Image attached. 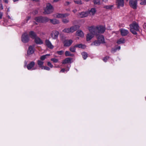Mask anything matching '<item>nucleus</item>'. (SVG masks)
I'll return each mask as SVG.
<instances>
[{"label":"nucleus","mask_w":146,"mask_h":146,"mask_svg":"<svg viewBox=\"0 0 146 146\" xmlns=\"http://www.w3.org/2000/svg\"><path fill=\"white\" fill-rule=\"evenodd\" d=\"M62 32L64 33H69L71 32L70 28H65L64 29L62 30Z\"/></svg>","instance_id":"nucleus-31"},{"label":"nucleus","mask_w":146,"mask_h":146,"mask_svg":"<svg viewBox=\"0 0 146 146\" xmlns=\"http://www.w3.org/2000/svg\"><path fill=\"white\" fill-rule=\"evenodd\" d=\"M7 11L8 12L9 11H9V8H8Z\"/></svg>","instance_id":"nucleus-62"},{"label":"nucleus","mask_w":146,"mask_h":146,"mask_svg":"<svg viewBox=\"0 0 146 146\" xmlns=\"http://www.w3.org/2000/svg\"><path fill=\"white\" fill-rule=\"evenodd\" d=\"M97 38L98 40L101 43H105L104 41V36L103 35H99L97 36Z\"/></svg>","instance_id":"nucleus-11"},{"label":"nucleus","mask_w":146,"mask_h":146,"mask_svg":"<svg viewBox=\"0 0 146 146\" xmlns=\"http://www.w3.org/2000/svg\"><path fill=\"white\" fill-rule=\"evenodd\" d=\"M49 20L50 23L54 25L57 24L59 23V21L56 19H49Z\"/></svg>","instance_id":"nucleus-23"},{"label":"nucleus","mask_w":146,"mask_h":146,"mask_svg":"<svg viewBox=\"0 0 146 146\" xmlns=\"http://www.w3.org/2000/svg\"><path fill=\"white\" fill-rule=\"evenodd\" d=\"M45 43L46 45L49 48L52 49L53 48L54 46L52 44L51 42L48 40H46Z\"/></svg>","instance_id":"nucleus-15"},{"label":"nucleus","mask_w":146,"mask_h":146,"mask_svg":"<svg viewBox=\"0 0 146 146\" xmlns=\"http://www.w3.org/2000/svg\"><path fill=\"white\" fill-rule=\"evenodd\" d=\"M69 68H68V69L66 70L65 69L63 68V69H62L60 70V72H64L65 71H66V72H67L69 70Z\"/></svg>","instance_id":"nucleus-45"},{"label":"nucleus","mask_w":146,"mask_h":146,"mask_svg":"<svg viewBox=\"0 0 146 146\" xmlns=\"http://www.w3.org/2000/svg\"><path fill=\"white\" fill-rule=\"evenodd\" d=\"M77 10L76 9H74V10H73V11H72L74 13H76V12H77Z\"/></svg>","instance_id":"nucleus-56"},{"label":"nucleus","mask_w":146,"mask_h":146,"mask_svg":"<svg viewBox=\"0 0 146 146\" xmlns=\"http://www.w3.org/2000/svg\"><path fill=\"white\" fill-rule=\"evenodd\" d=\"M143 27L144 29H146V23H144L143 25Z\"/></svg>","instance_id":"nucleus-50"},{"label":"nucleus","mask_w":146,"mask_h":146,"mask_svg":"<svg viewBox=\"0 0 146 146\" xmlns=\"http://www.w3.org/2000/svg\"><path fill=\"white\" fill-rule=\"evenodd\" d=\"M69 21V19H62V22L65 24L68 23Z\"/></svg>","instance_id":"nucleus-37"},{"label":"nucleus","mask_w":146,"mask_h":146,"mask_svg":"<svg viewBox=\"0 0 146 146\" xmlns=\"http://www.w3.org/2000/svg\"><path fill=\"white\" fill-rule=\"evenodd\" d=\"M59 33L57 31H55L51 33L50 35L53 39H55L58 38Z\"/></svg>","instance_id":"nucleus-12"},{"label":"nucleus","mask_w":146,"mask_h":146,"mask_svg":"<svg viewBox=\"0 0 146 146\" xmlns=\"http://www.w3.org/2000/svg\"><path fill=\"white\" fill-rule=\"evenodd\" d=\"M75 46L76 47H78L79 48H82V49L86 47L85 45L82 44H77L75 45Z\"/></svg>","instance_id":"nucleus-28"},{"label":"nucleus","mask_w":146,"mask_h":146,"mask_svg":"<svg viewBox=\"0 0 146 146\" xmlns=\"http://www.w3.org/2000/svg\"><path fill=\"white\" fill-rule=\"evenodd\" d=\"M101 44V43L99 41H98V40H96L92 43L91 44V45L98 46H99Z\"/></svg>","instance_id":"nucleus-26"},{"label":"nucleus","mask_w":146,"mask_h":146,"mask_svg":"<svg viewBox=\"0 0 146 146\" xmlns=\"http://www.w3.org/2000/svg\"><path fill=\"white\" fill-rule=\"evenodd\" d=\"M140 4L141 5H145L146 4V0H145L141 2L140 3Z\"/></svg>","instance_id":"nucleus-44"},{"label":"nucleus","mask_w":146,"mask_h":146,"mask_svg":"<svg viewBox=\"0 0 146 146\" xmlns=\"http://www.w3.org/2000/svg\"><path fill=\"white\" fill-rule=\"evenodd\" d=\"M49 20V19L47 17H41V23H46Z\"/></svg>","instance_id":"nucleus-22"},{"label":"nucleus","mask_w":146,"mask_h":146,"mask_svg":"<svg viewBox=\"0 0 146 146\" xmlns=\"http://www.w3.org/2000/svg\"><path fill=\"white\" fill-rule=\"evenodd\" d=\"M73 42V41L71 40L66 39L63 42L64 46L65 47L69 46Z\"/></svg>","instance_id":"nucleus-6"},{"label":"nucleus","mask_w":146,"mask_h":146,"mask_svg":"<svg viewBox=\"0 0 146 146\" xmlns=\"http://www.w3.org/2000/svg\"><path fill=\"white\" fill-rule=\"evenodd\" d=\"M89 14L88 11L82 12L79 13V16L81 18H84L87 17Z\"/></svg>","instance_id":"nucleus-17"},{"label":"nucleus","mask_w":146,"mask_h":146,"mask_svg":"<svg viewBox=\"0 0 146 146\" xmlns=\"http://www.w3.org/2000/svg\"><path fill=\"white\" fill-rule=\"evenodd\" d=\"M70 52L69 51H66L65 53V55H71L70 54Z\"/></svg>","instance_id":"nucleus-47"},{"label":"nucleus","mask_w":146,"mask_h":146,"mask_svg":"<svg viewBox=\"0 0 146 146\" xmlns=\"http://www.w3.org/2000/svg\"><path fill=\"white\" fill-rule=\"evenodd\" d=\"M74 2L76 4L78 5H81L82 4V1L81 0H74Z\"/></svg>","instance_id":"nucleus-34"},{"label":"nucleus","mask_w":146,"mask_h":146,"mask_svg":"<svg viewBox=\"0 0 146 146\" xmlns=\"http://www.w3.org/2000/svg\"><path fill=\"white\" fill-rule=\"evenodd\" d=\"M3 15V13L0 12V19H1Z\"/></svg>","instance_id":"nucleus-48"},{"label":"nucleus","mask_w":146,"mask_h":146,"mask_svg":"<svg viewBox=\"0 0 146 146\" xmlns=\"http://www.w3.org/2000/svg\"><path fill=\"white\" fill-rule=\"evenodd\" d=\"M64 53V51L63 50H60V51H57L56 54L58 55H62Z\"/></svg>","instance_id":"nucleus-38"},{"label":"nucleus","mask_w":146,"mask_h":146,"mask_svg":"<svg viewBox=\"0 0 146 146\" xmlns=\"http://www.w3.org/2000/svg\"><path fill=\"white\" fill-rule=\"evenodd\" d=\"M46 55H50V54H46Z\"/></svg>","instance_id":"nucleus-64"},{"label":"nucleus","mask_w":146,"mask_h":146,"mask_svg":"<svg viewBox=\"0 0 146 146\" xmlns=\"http://www.w3.org/2000/svg\"><path fill=\"white\" fill-rule=\"evenodd\" d=\"M34 47L32 46H29L27 51L28 55H31L33 54L34 52Z\"/></svg>","instance_id":"nucleus-13"},{"label":"nucleus","mask_w":146,"mask_h":146,"mask_svg":"<svg viewBox=\"0 0 146 146\" xmlns=\"http://www.w3.org/2000/svg\"><path fill=\"white\" fill-rule=\"evenodd\" d=\"M88 30L93 35H98L99 33L97 26L95 27L94 26H92L89 27Z\"/></svg>","instance_id":"nucleus-3"},{"label":"nucleus","mask_w":146,"mask_h":146,"mask_svg":"<svg viewBox=\"0 0 146 146\" xmlns=\"http://www.w3.org/2000/svg\"><path fill=\"white\" fill-rule=\"evenodd\" d=\"M125 40L123 38H121L118 40L117 42V43L118 44H123L125 42Z\"/></svg>","instance_id":"nucleus-24"},{"label":"nucleus","mask_w":146,"mask_h":146,"mask_svg":"<svg viewBox=\"0 0 146 146\" xmlns=\"http://www.w3.org/2000/svg\"><path fill=\"white\" fill-rule=\"evenodd\" d=\"M87 57V55H83V58L84 60L86 59Z\"/></svg>","instance_id":"nucleus-49"},{"label":"nucleus","mask_w":146,"mask_h":146,"mask_svg":"<svg viewBox=\"0 0 146 146\" xmlns=\"http://www.w3.org/2000/svg\"><path fill=\"white\" fill-rule=\"evenodd\" d=\"M51 60L55 63L57 62L58 61V60L55 58H52L51 59Z\"/></svg>","instance_id":"nucleus-42"},{"label":"nucleus","mask_w":146,"mask_h":146,"mask_svg":"<svg viewBox=\"0 0 146 146\" xmlns=\"http://www.w3.org/2000/svg\"><path fill=\"white\" fill-rule=\"evenodd\" d=\"M3 1L6 3H8V0H3Z\"/></svg>","instance_id":"nucleus-54"},{"label":"nucleus","mask_w":146,"mask_h":146,"mask_svg":"<svg viewBox=\"0 0 146 146\" xmlns=\"http://www.w3.org/2000/svg\"><path fill=\"white\" fill-rule=\"evenodd\" d=\"M120 49V46H118L117 48L115 50H117V49L119 50Z\"/></svg>","instance_id":"nucleus-55"},{"label":"nucleus","mask_w":146,"mask_h":146,"mask_svg":"<svg viewBox=\"0 0 146 146\" xmlns=\"http://www.w3.org/2000/svg\"><path fill=\"white\" fill-rule=\"evenodd\" d=\"M35 42L37 44H43V42L40 38L37 36L35 39Z\"/></svg>","instance_id":"nucleus-19"},{"label":"nucleus","mask_w":146,"mask_h":146,"mask_svg":"<svg viewBox=\"0 0 146 146\" xmlns=\"http://www.w3.org/2000/svg\"><path fill=\"white\" fill-rule=\"evenodd\" d=\"M35 65V63L33 61L31 62L27 66V67L28 70H35L36 69L35 68H33Z\"/></svg>","instance_id":"nucleus-10"},{"label":"nucleus","mask_w":146,"mask_h":146,"mask_svg":"<svg viewBox=\"0 0 146 146\" xmlns=\"http://www.w3.org/2000/svg\"><path fill=\"white\" fill-rule=\"evenodd\" d=\"M32 1H38L39 0H32Z\"/></svg>","instance_id":"nucleus-59"},{"label":"nucleus","mask_w":146,"mask_h":146,"mask_svg":"<svg viewBox=\"0 0 146 146\" xmlns=\"http://www.w3.org/2000/svg\"><path fill=\"white\" fill-rule=\"evenodd\" d=\"M21 40L24 43H27L29 40V38L28 35L26 33L23 34L21 36Z\"/></svg>","instance_id":"nucleus-4"},{"label":"nucleus","mask_w":146,"mask_h":146,"mask_svg":"<svg viewBox=\"0 0 146 146\" xmlns=\"http://www.w3.org/2000/svg\"><path fill=\"white\" fill-rule=\"evenodd\" d=\"M38 13V11L37 9H35L32 12V13L33 15H35L37 14Z\"/></svg>","instance_id":"nucleus-39"},{"label":"nucleus","mask_w":146,"mask_h":146,"mask_svg":"<svg viewBox=\"0 0 146 146\" xmlns=\"http://www.w3.org/2000/svg\"><path fill=\"white\" fill-rule=\"evenodd\" d=\"M19 0H13V2H15L18 1Z\"/></svg>","instance_id":"nucleus-58"},{"label":"nucleus","mask_w":146,"mask_h":146,"mask_svg":"<svg viewBox=\"0 0 146 146\" xmlns=\"http://www.w3.org/2000/svg\"><path fill=\"white\" fill-rule=\"evenodd\" d=\"M73 61L72 59L70 58H68L64 60L62 62V64H66L67 63H71Z\"/></svg>","instance_id":"nucleus-14"},{"label":"nucleus","mask_w":146,"mask_h":146,"mask_svg":"<svg viewBox=\"0 0 146 146\" xmlns=\"http://www.w3.org/2000/svg\"><path fill=\"white\" fill-rule=\"evenodd\" d=\"M116 4L118 8L120 7H123L124 5V0H117Z\"/></svg>","instance_id":"nucleus-9"},{"label":"nucleus","mask_w":146,"mask_h":146,"mask_svg":"<svg viewBox=\"0 0 146 146\" xmlns=\"http://www.w3.org/2000/svg\"><path fill=\"white\" fill-rule=\"evenodd\" d=\"M86 1H88L89 0H85Z\"/></svg>","instance_id":"nucleus-63"},{"label":"nucleus","mask_w":146,"mask_h":146,"mask_svg":"<svg viewBox=\"0 0 146 146\" xmlns=\"http://www.w3.org/2000/svg\"><path fill=\"white\" fill-rule=\"evenodd\" d=\"M53 10L52 6L49 3H47L46 7L44 9L43 13L44 14H50L53 12Z\"/></svg>","instance_id":"nucleus-2"},{"label":"nucleus","mask_w":146,"mask_h":146,"mask_svg":"<svg viewBox=\"0 0 146 146\" xmlns=\"http://www.w3.org/2000/svg\"><path fill=\"white\" fill-rule=\"evenodd\" d=\"M94 37V35L90 33L86 35V40L89 41L91 40Z\"/></svg>","instance_id":"nucleus-21"},{"label":"nucleus","mask_w":146,"mask_h":146,"mask_svg":"<svg viewBox=\"0 0 146 146\" xmlns=\"http://www.w3.org/2000/svg\"><path fill=\"white\" fill-rule=\"evenodd\" d=\"M76 47L75 46V45L74 46H71L70 48V51L72 52H74L75 51Z\"/></svg>","instance_id":"nucleus-36"},{"label":"nucleus","mask_w":146,"mask_h":146,"mask_svg":"<svg viewBox=\"0 0 146 146\" xmlns=\"http://www.w3.org/2000/svg\"><path fill=\"white\" fill-rule=\"evenodd\" d=\"M109 58V57L107 56L104 58L103 60L104 62H106L107 60Z\"/></svg>","instance_id":"nucleus-43"},{"label":"nucleus","mask_w":146,"mask_h":146,"mask_svg":"<svg viewBox=\"0 0 146 146\" xmlns=\"http://www.w3.org/2000/svg\"><path fill=\"white\" fill-rule=\"evenodd\" d=\"M102 0L103 1H104L105 2H107L108 1V0Z\"/></svg>","instance_id":"nucleus-60"},{"label":"nucleus","mask_w":146,"mask_h":146,"mask_svg":"<svg viewBox=\"0 0 146 146\" xmlns=\"http://www.w3.org/2000/svg\"><path fill=\"white\" fill-rule=\"evenodd\" d=\"M43 62L41 60H38L37 61V64L39 67L40 68H42L44 66H43Z\"/></svg>","instance_id":"nucleus-27"},{"label":"nucleus","mask_w":146,"mask_h":146,"mask_svg":"<svg viewBox=\"0 0 146 146\" xmlns=\"http://www.w3.org/2000/svg\"><path fill=\"white\" fill-rule=\"evenodd\" d=\"M46 55H42L40 57V59L41 60L43 61L44 60L45 58H46Z\"/></svg>","instance_id":"nucleus-40"},{"label":"nucleus","mask_w":146,"mask_h":146,"mask_svg":"<svg viewBox=\"0 0 146 146\" xmlns=\"http://www.w3.org/2000/svg\"><path fill=\"white\" fill-rule=\"evenodd\" d=\"M113 5H106L104 7V8H106L107 9H111L113 7Z\"/></svg>","instance_id":"nucleus-32"},{"label":"nucleus","mask_w":146,"mask_h":146,"mask_svg":"<svg viewBox=\"0 0 146 146\" xmlns=\"http://www.w3.org/2000/svg\"><path fill=\"white\" fill-rule=\"evenodd\" d=\"M130 6L134 9H136L137 8V1L133 0H130L129 2Z\"/></svg>","instance_id":"nucleus-5"},{"label":"nucleus","mask_w":146,"mask_h":146,"mask_svg":"<svg viewBox=\"0 0 146 146\" xmlns=\"http://www.w3.org/2000/svg\"><path fill=\"white\" fill-rule=\"evenodd\" d=\"M3 9V6L1 4V6H0V9L2 10Z\"/></svg>","instance_id":"nucleus-53"},{"label":"nucleus","mask_w":146,"mask_h":146,"mask_svg":"<svg viewBox=\"0 0 146 146\" xmlns=\"http://www.w3.org/2000/svg\"><path fill=\"white\" fill-rule=\"evenodd\" d=\"M29 35L33 39H34L37 36L36 33L33 31H31L29 32Z\"/></svg>","instance_id":"nucleus-18"},{"label":"nucleus","mask_w":146,"mask_h":146,"mask_svg":"<svg viewBox=\"0 0 146 146\" xmlns=\"http://www.w3.org/2000/svg\"><path fill=\"white\" fill-rule=\"evenodd\" d=\"M88 11L89 12V13H91V14L92 15H94L95 14V13L96 12V9L95 8H92L90 9V10L89 11Z\"/></svg>","instance_id":"nucleus-30"},{"label":"nucleus","mask_w":146,"mask_h":146,"mask_svg":"<svg viewBox=\"0 0 146 146\" xmlns=\"http://www.w3.org/2000/svg\"><path fill=\"white\" fill-rule=\"evenodd\" d=\"M99 34L103 33L105 31L106 29L105 27L102 25L97 26Z\"/></svg>","instance_id":"nucleus-7"},{"label":"nucleus","mask_w":146,"mask_h":146,"mask_svg":"<svg viewBox=\"0 0 146 146\" xmlns=\"http://www.w3.org/2000/svg\"><path fill=\"white\" fill-rule=\"evenodd\" d=\"M79 27L78 25H74L70 27V30L71 32L73 33L78 29Z\"/></svg>","instance_id":"nucleus-20"},{"label":"nucleus","mask_w":146,"mask_h":146,"mask_svg":"<svg viewBox=\"0 0 146 146\" xmlns=\"http://www.w3.org/2000/svg\"><path fill=\"white\" fill-rule=\"evenodd\" d=\"M129 26L131 32L133 35H137V32L139 31L138 25L136 23H133L130 24Z\"/></svg>","instance_id":"nucleus-1"},{"label":"nucleus","mask_w":146,"mask_h":146,"mask_svg":"<svg viewBox=\"0 0 146 146\" xmlns=\"http://www.w3.org/2000/svg\"><path fill=\"white\" fill-rule=\"evenodd\" d=\"M66 5H69V4H70L71 3V2H69V1H66Z\"/></svg>","instance_id":"nucleus-51"},{"label":"nucleus","mask_w":146,"mask_h":146,"mask_svg":"<svg viewBox=\"0 0 146 146\" xmlns=\"http://www.w3.org/2000/svg\"><path fill=\"white\" fill-rule=\"evenodd\" d=\"M93 2L94 5H100V0H93Z\"/></svg>","instance_id":"nucleus-33"},{"label":"nucleus","mask_w":146,"mask_h":146,"mask_svg":"<svg viewBox=\"0 0 146 146\" xmlns=\"http://www.w3.org/2000/svg\"><path fill=\"white\" fill-rule=\"evenodd\" d=\"M47 64L48 66H50L51 68H52L53 67V65L51 64V63L50 62H48Z\"/></svg>","instance_id":"nucleus-46"},{"label":"nucleus","mask_w":146,"mask_h":146,"mask_svg":"<svg viewBox=\"0 0 146 146\" xmlns=\"http://www.w3.org/2000/svg\"><path fill=\"white\" fill-rule=\"evenodd\" d=\"M41 69H44L47 70H50V68L48 67L45 66H43L42 68Z\"/></svg>","instance_id":"nucleus-41"},{"label":"nucleus","mask_w":146,"mask_h":146,"mask_svg":"<svg viewBox=\"0 0 146 146\" xmlns=\"http://www.w3.org/2000/svg\"><path fill=\"white\" fill-rule=\"evenodd\" d=\"M120 32L121 35L123 36H126L129 33V31L123 29H120Z\"/></svg>","instance_id":"nucleus-16"},{"label":"nucleus","mask_w":146,"mask_h":146,"mask_svg":"<svg viewBox=\"0 0 146 146\" xmlns=\"http://www.w3.org/2000/svg\"><path fill=\"white\" fill-rule=\"evenodd\" d=\"M7 17L8 19H10L11 18L10 16L9 15L7 16Z\"/></svg>","instance_id":"nucleus-61"},{"label":"nucleus","mask_w":146,"mask_h":146,"mask_svg":"<svg viewBox=\"0 0 146 146\" xmlns=\"http://www.w3.org/2000/svg\"><path fill=\"white\" fill-rule=\"evenodd\" d=\"M77 35L79 36L82 37L84 36V33L81 30H79L76 31Z\"/></svg>","instance_id":"nucleus-25"},{"label":"nucleus","mask_w":146,"mask_h":146,"mask_svg":"<svg viewBox=\"0 0 146 146\" xmlns=\"http://www.w3.org/2000/svg\"><path fill=\"white\" fill-rule=\"evenodd\" d=\"M70 14L68 13L62 14L57 13L55 15L56 17L58 18H62L69 16Z\"/></svg>","instance_id":"nucleus-8"},{"label":"nucleus","mask_w":146,"mask_h":146,"mask_svg":"<svg viewBox=\"0 0 146 146\" xmlns=\"http://www.w3.org/2000/svg\"><path fill=\"white\" fill-rule=\"evenodd\" d=\"M59 0H53V2H57Z\"/></svg>","instance_id":"nucleus-57"},{"label":"nucleus","mask_w":146,"mask_h":146,"mask_svg":"<svg viewBox=\"0 0 146 146\" xmlns=\"http://www.w3.org/2000/svg\"><path fill=\"white\" fill-rule=\"evenodd\" d=\"M31 17L30 16H28L26 18V19L23 22V24H25L27 23L28 21L31 19Z\"/></svg>","instance_id":"nucleus-35"},{"label":"nucleus","mask_w":146,"mask_h":146,"mask_svg":"<svg viewBox=\"0 0 146 146\" xmlns=\"http://www.w3.org/2000/svg\"><path fill=\"white\" fill-rule=\"evenodd\" d=\"M81 55H88V54H87V53L84 52H82L81 53Z\"/></svg>","instance_id":"nucleus-52"},{"label":"nucleus","mask_w":146,"mask_h":146,"mask_svg":"<svg viewBox=\"0 0 146 146\" xmlns=\"http://www.w3.org/2000/svg\"><path fill=\"white\" fill-rule=\"evenodd\" d=\"M41 17L39 16L35 17V20L37 22L41 23Z\"/></svg>","instance_id":"nucleus-29"}]
</instances>
